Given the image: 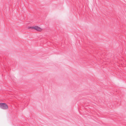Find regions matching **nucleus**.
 I'll return each instance as SVG.
<instances>
[{
	"instance_id": "obj_1",
	"label": "nucleus",
	"mask_w": 126,
	"mask_h": 126,
	"mask_svg": "<svg viewBox=\"0 0 126 126\" xmlns=\"http://www.w3.org/2000/svg\"><path fill=\"white\" fill-rule=\"evenodd\" d=\"M0 108L4 110L7 109L8 108V106L5 103H0Z\"/></svg>"
},
{
	"instance_id": "obj_2",
	"label": "nucleus",
	"mask_w": 126,
	"mask_h": 126,
	"mask_svg": "<svg viewBox=\"0 0 126 126\" xmlns=\"http://www.w3.org/2000/svg\"><path fill=\"white\" fill-rule=\"evenodd\" d=\"M29 28L32 29H34L39 31H41L42 30L40 28L37 26H35L34 27H30Z\"/></svg>"
}]
</instances>
